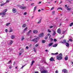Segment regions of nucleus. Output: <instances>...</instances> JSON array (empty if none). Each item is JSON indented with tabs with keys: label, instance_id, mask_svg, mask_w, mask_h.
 Instances as JSON below:
<instances>
[{
	"label": "nucleus",
	"instance_id": "1",
	"mask_svg": "<svg viewBox=\"0 0 73 73\" xmlns=\"http://www.w3.org/2000/svg\"><path fill=\"white\" fill-rule=\"evenodd\" d=\"M56 57H57L56 59L58 60H61L62 59V55L61 53H60L59 56H57Z\"/></svg>",
	"mask_w": 73,
	"mask_h": 73
},
{
	"label": "nucleus",
	"instance_id": "2",
	"mask_svg": "<svg viewBox=\"0 0 73 73\" xmlns=\"http://www.w3.org/2000/svg\"><path fill=\"white\" fill-rule=\"evenodd\" d=\"M38 39V37H36L33 39L31 40L30 41H34L36 42H38V40H37Z\"/></svg>",
	"mask_w": 73,
	"mask_h": 73
},
{
	"label": "nucleus",
	"instance_id": "3",
	"mask_svg": "<svg viewBox=\"0 0 73 73\" xmlns=\"http://www.w3.org/2000/svg\"><path fill=\"white\" fill-rule=\"evenodd\" d=\"M6 15V13H5V12H1V13H0V15H2L1 17H3Z\"/></svg>",
	"mask_w": 73,
	"mask_h": 73
},
{
	"label": "nucleus",
	"instance_id": "4",
	"mask_svg": "<svg viewBox=\"0 0 73 73\" xmlns=\"http://www.w3.org/2000/svg\"><path fill=\"white\" fill-rule=\"evenodd\" d=\"M57 33H59V34H61V30L60 29H58L57 30Z\"/></svg>",
	"mask_w": 73,
	"mask_h": 73
},
{
	"label": "nucleus",
	"instance_id": "5",
	"mask_svg": "<svg viewBox=\"0 0 73 73\" xmlns=\"http://www.w3.org/2000/svg\"><path fill=\"white\" fill-rule=\"evenodd\" d=\"M33 33H35V34H37L38 33V31L37 30H34L33 31Z\"/></svg>",
	"mask_w": 73,
	"mask_h": 73
},
{
	"label": "nucleus",
	"instance_id": "6",
	"mask_svg": "<svg viewBox=\"0 0 73 73\" xmlns=\"http://www.w3.org/2000/svg\"><path fill=\"white\" fill-rule=\"evenodd\" d=\"M20 8L22 9H26L27 8V7L25 6H21L20 7Z\"/></svg>",
	"mask_w": 73,
	"mask_h": 73
},
{
	"label": "nucleus",
	"instance_id": "7",
	"mask_svg": "<svg viewBox=\"0 0 73 73\" xmlns=\"http://www.w3.org/2000/svg\"><path fill=\"white\" fill-rule=\"evenodd\" d=\"M62 72H64V73H68V70L66 69H64L62 70Z\"/></svg>",
	"mask_w": 73,
	"mask_h": 73
},
{
	"label": "nucleus",
	"instance_id": "8",
	"mask_svg": "<svg viewBox=\"0 0 73 73\" xmlns=\"http://www.w3.org/2000/svg\"><path fill=\"white\" fill-rule=\"evenodd\" d=\"M12 12L13 13H16L17 12V11H16V9L13 8L12 9Z\"/></svg>",
	"mask_w": 73,
	"mask_h": 73
},
{
	"label": "nucleus",
	"instance_id": "9",
	"mask_svg": "<svg viewBox=\"0 0 73 73\" xmlns=\"http://www.w3.org/2000/svg\"><path fill=\"white\" fill-rule=\"evenodd\" d=\"M50 61H55L54 59V58L53 57H51L50 59Z\"/></svg>",
	"mask_w": 73,
	"mask_h": 73
},
{
	"label": "nucleus",
	"instance_id": "10",
	"mask_svg": "<svg viewBox=\"0 0 73 73\" xmlns=\"http://www.w3.org/2000/svg\"><path fill=\"white\" fill-rule=\"evenodd\" d=\"M48 73V72L47 71L45 70H42L41 72V73Z\"/></svg>",
	"mask_w": 73,
	"mask_h": 73
},
{
	"label": "nucleus",
	"instance_id": "11",
	"mask_svg": "<svg viewBox=\"0 0 73 73\" xmlns=\"http://www.w3.org/2000/svg\"><path fill=\"white\" fill-rule=\"evenodd\" d=\"M43 35H44V33H42L39 35V37H42V36H43Z\"/></svg>",
	"mask_w": 73,
	"mask_h": 73
},
{
	"label": "nucleus",
	"instance_id": "12",
	"mask_svg": "<svg viewBox=\"0 0 73 73\" xmlns=\"http://www.w3.org/2000/svg\"><path fill=\"white\" fill-rule=\"evenodd\" d=\"M15 38V35H13L11 36V39H14Z\"/></svg>",
	"mask_w": 73,
	"mask_h": 73
},
{
	"label": "nucleus",
	"instance_id": "13",
	"mask_svg": "<svg viewBox=\"0 0 73 73\" xmlns=\"http://www.w3.org/2000/svg\"><path fill=\"white\" fill-rule=\"evenodd\" d=\"M64 59H65V60L66 61L67 60H68V56L66 55V56L65 57Z\"/></svg>",
	"mask_w": 73,
	"mask_h": 73
},
{
	"label": "nucleus",
	"instance_id": "14",
	"mask_svg": "<svg viewBox=\"0 0 73 73\" xmlns=\"http://www.w3.org/2000/svg\"><path fill=\"white\" fill-rule=\"evenodd\" d=\"M27 26V24H24L23 26H22V27L23 28H25Z\"/></svg>",
	"mask_w": 73,
	"mask_h": 73
},
{
	"label": "nucleus",
	"instance_id": "15",
	"mask_svg": "<svg viewBox=\"0 0 73 73\" xmlns=\"http://www.w3.org/2000/svg\"><path fill=\"white\" fill-rule=\"evenodd\" d=\"M66 46H67V47L69 46V44L68 42L66 43Z\"/></svg>",
	"mask_w": 73,
	"mask_h": 73
},
{
	"label": "nucleus",
	"instance_id": "16",
	"mask_svg": "<svg viewBox=\"0 0 73 73\" xmlns=\"http://www.w3.org/2000/svg\"><path fill=\"white\" fill-rule=\"evenodd\" d=\"M32 31V30H30L28 32V33H27V35H29V33L31 32Z\"/></svg>",
	"mask_w": 73,
	"mask_h": 73
},
{
	"label": "nucleus",
	"instance_id": "17",
	"mask_svg": "<svg viewBox=\"0 0 73 73\" xmlns=\"http://www.w3.org/2000/svg\"><path fill=\"white\" fill-rule=\"evenodd\" d=\"M58 54V52H56L55 53H52L51 54L52 55H53L54 54H55V55H57Z\"/></svg>",
	"mask_w": 73,
	"mask_h": 73
},
{
	"label": "nucleus",
	"instance_id": "18",
	"mask_svg": "<svg viewBox=\"0 0 73 73\" xmlns=\"http://www.w3.org/2000/svg\"><path fill=\"white\" fill-rule=\"evenodd\" d=\"M58 45V44H54L53 46H52L53 47H56Z\"/></svg>",
	"mask_w": 73,
	"mask_h": 73
},
{
	"label": "nucleus",
	"instance_id": "19",
	"mask_svg": "<svg viewBox=\"0 0 73 73\" xmlns=\"http://www.w3.org/2000/svg\"><path fill=\"white\" fill-rule=\"evenodd\" d=\"M56 35V31H54L53 33V35L55 36Z\"/></svg>",
	"mask_w": 73,
	"mask_h": 73
},
{
	"label": "nucleus",
	"instance_id": "20",
	"mask_svg": "<svg viewBox=\"0 0 73 73\" xmlns=\"http://www.w3.org/2000/svg\"><path fill=\"white\" fill-rule=\"evenodd\" d=\"M60 9V10H62V9L61 7H58L57 9V10H59Z\"/></svg>",
	"mask_w": 73,
	"mask_h": 73
},
{
	"label": "nucleus",
	"instance_id": "21",
	"mask_svg": "<svg viewBox=\"0 0 73 73\" xmlns=\"http://www.w3.org/2000/svg\"><path fill=\"white\" fill-rule=\"evenodd\" d=\"M53 42L51 43H50L49 44V46H52V45H53Z\"/></svg>",
	"mask_w": 73,
	"mask_h": 73
},
{
	"label": "nucleus",
	"instance_id": "22",
	"mask_svg": "<svg viewBox=\"0 0 73 73\" xmlns=\"http://www.w3.org/2000/svg\"><path fill=\"white\" fill-rule=\"evenodd\" d=\"M66 43V39H64L63 40V43Z\"/></svg>",
	"mask_w": 73,
	"mask_h": 73
},
{
	"label": "nucleus",
	"instance_id": "23",
	"mask_svg": "<svg viewBox=\"0 0 73 73\" xmlns=\"http://www.w3.org/2000/svg\"><path fill=\"white\" fill-rule=\"evenodd\" d=\"M41 19H40L39 22L37 23V24H40L41 23Z\"/></svg>",
	"mask_w": 73,
	"mask_h": 73
},
{
	"label": "nucleus",
	"instance_id": "24",
	"mask_svg": "<svg viewBox=\"0 0 73 73\" xmlns=\"http://www.w3.org/2000/svg\"><path fill=\"white\" fill-rule=\"evenodd\" d=\"M34 62H35V61L34 60H33L32 61V64H31V66H32V65H33V63H34Z\"/></svg>",
	"mask_w": 73,
	"mask_h": 73
},
{
	"label": "nucleus",
	"instance_id": "25",
	"mask_svg": "<svg viewBox=\"0 0 73 73\" xmlns=\"http://www.w3.org/2000/svg\"><path fill=\"white\" fill-rule=\"evenodd\" d=\"M46 42V40H42V43H45Z\"/></svg>",
	"mask_w": 73,
	"mask_h": 73
},
{
	"label": "nucleus",
	"instance_id": "26",
	"mask_svg": "<svg viewBox=\"0 0 73 73\" xmlns=\"http://www.w3.org/2000/svg\"><path fill=\"white\" fill-rule=\"evenodd\" d=\"M48 32L49 33H50V32H51V31L49 29H48Z\"/></svg>",
	"mask_w": 73,
	"mask_h": 73
},
{
	"label": "nucleus",
	"instance_id": "27",
	"mask_svg": "<svg viewBox=\"0 0 73 73\" xmlns=\"http://www.w3.org/2000/svg\"><path fill=\"white\" fill-rule=\"evenodd\" d=\"M73 25V23H71L70 25V27H72Z\"/></svg>",
	"mask_w": 73,
	"mask_h": 73
},
{
	"label": "nucleus",
	"instance_id": "28",
	"mask_svg": "<svg viewBox=\"0 0 73 73\" xmlns=\"http://www.w3.org/2000/svg\"><path fill=\"white\" fill-rule=\"evenodd\" d=\"M33 49H34V52H36V50L35 49V48L34 47L33 48Z\"/></svg>",
	"mask_w": 73,
	"mask_h": 73
},
{
	"label": "nucleus",
	"instance_id": "29",
	"mask_svg": "<svg viewBox=\"0 0 73 73\" xmlns=\"http://www.w3.org/2000/svg\"><path fill=\"white\" fill-rule=\"evenodd\" d=\"M13 40H11L10 42V44H12V43H13Z\"/></svg>",
	"mask_w": 73,
	"mask_h": 73
},
{
	"label": "nucleus",
	"instance_id": "30",
	"mask_svg": "<svg viewBox=\"0 0 73 73\" xmlns=\"http://www.w3.org/2000/svg\"><path fill=\"white\" fill-rule=\"evenodd\" d=\"M5 4H6L5 3H2L1 4V6H3V5H5Z\"/></svg>",
	"mask_w": 73,
	"mask_h": 73
},
{
	"label": "nucleus",
	"instance_id": "31",
	"mask_svg": "<svg viewBox=\"0 0 73 73\" xmlns=\"http://www.w3.org/2000/svg\"><path fill=\"white\" fill-rule=\"evenodd\" d=\"M55 13V11H52V15H54Z\"/></svg>",
	"mask_w": 73,
	"mask_h": 73
},
{
	"label": "nucleus",
	"instance_id": "32",
	"mask_svg": "<svg viewBox=\"0 0 73 73\" xmlns=\"http://www.w3.org/2000/svg\"><path fill=\"white\" fill-rule=\"evenodd\" d=\"M5 32H8V30L7 29H6L5 30Z\"/></svg>",
	"mask_w": 73,
	"mask_h": 73
},
{
	"label": "nucleus",
	"instance_id": "33",
	"mask_svg": "<svg viewBox=\"0 0 73 73\" xmlns=\"http://www.w3.org/2000/svg\"><path fill=\"white\" fill-rule=\"evenodd\" d=\"M69 41H71V42H72V41H73V40H72V39H69Z\"/></svg>",
	"mask_w": 73,
	"mask_h": 73
},
{
	"label": "nucleus",
	"instance_id": "34",
	"mask_svg": "<svg viewBox=\"0 0 73 73\" xmlns=\"http://www.w3.org/2000/svg\"><path fill=\"white\" fill-rule=\"evenodd\" d=\"M7 11H8V9H5V10H4V12L5 13V12H6Z\"/></svg>",
	"mask_w": 73,
	"mask_h": 73
},
{
	"label": "nucleus",
	"instance_id": "35",
	"mask_svg": "<svg viewBox=\"0 0 73 73\" xmlns=\"http://www.w3.org/2000/svg\"><path fill=\"white\" fill-rule=\"evenodd\" d=\"M23 40H24V37H22L21 40V41H23Z\"/></svg>",
	"mask_w": 73,
	"mask_h": 73
},
{
	"label": "nucleus",
	"instance_id": "36",
	"mask_svg": "<svg viewBox=\"0 0 73 73\" xmlns=\"http://www.w3.org/2000/svg\"><path fill=\"white\" fill-rule=\"evenodd\" d=\"M38 46V44H36L35 45V47H37V46Z\"/></svg>",
	"mask_w": 73,
	"mask_h": 73
},
{
	"label": "nucleus",
	"instance_id": "37",
	"mask_svg": "<svg viewBox=\"0 0 73 73\" xmlns=\"http://www.w3.org/2000/svg\"><path fill=\"white\" fill-rule=\"evenodd\" d=\"M26 65H25L24 66H22V67H21V69H23V68H24V66H25Z\"/></svg>",
	"mask_w": 73,
	"mask_h": 73
},
{
	"label": "nucleus",
	"instance_id": "38",
	"mask_svg": "<svg viewBox=\"0 0 73 73\" xmlns=\"http://www.w3.org/2000/svg\"><path fill=\"white\" fill-rule=\"evenodd\" d=\"M10 24V23H7L6 24V26H8V25H9Z\"/></svg>",
	"mask_w": 73,
	"mask_h": 73
},
{
	"label": "nucleus",
	"instance_id": "39",
	"mask_svg": "<svg viewBox=\"0 0 73 73\" xmlns=\"http://www.w3.org/2000/svg\"><path fill=\"white\" fill-rule=\"evenodd\" d=\"M36 8H37V7L35 6L34 8V11L36 10Z\"/></svg>",
	"mask_w": 73,
	"mask_h": 73
},
{
	"label": "nucleus",
	"instance_id": "40",
	"mask_svg": "<svg viewBox=\"0 0 73 73\" xmlns=\"http://www.w3.org/2000/svg\"><path fill=\"white\" fill-rule=\"evenodd\" d=\"M28 29V27H26L24 29V31H26V30H27V29Z\"/></svg>",
	"mask_w": 73,
	"mask_h": 73
},
{
	"label": "nucleus",
	"instance_id": "41",
	"mask_svg": "<svg viewBox=\"0 0 73 73\" xmlns=\"http://www.w3.org/2000/svg\"><path fill=\"white\" fill-rule=\"evenodd\" d=\"M13 30H11L9 31V32H13Z\"/></svg>",
	"mask_w": 73,
	"mask_h": 73
},
{
	"label": "nucleus",
	"instance_id": "42",
	"mask_svg": "<svg viewBox=\"0 0 73 73\" xmlns=\"http://www.w3.org/2000/svg\"><path fill=\"white\" fill-rule=\"evenodd\" d=\"M44 38H45V40H47V39H48L47 36L45 37Z\"/></svg>",
	"mask_w": 73,
	"mask_h": 73
},
{
	"label": "nucleus",
	"instance_id": "43",
	"mask_svg": "<svg viewBox=\"0 0 73 73\" xmlns=\"http://www.w3.org/2000/svg\"><path fill=\"white\" fill-rule=\"evenodd\" d=\"M57 41V39H54V41H55V42H56V41Z\"/></svg>",
	"mask_w": 73,
	"mask_h": 73
},
{
	"label": "nucleus",
	"instance_id": "44",
	"mask_svg": "<svg viewBox=\"0 0 73 73\" xmlns=\"http://www.w3.org/2000/svg\"><path fill=\"white\" fill-rule=\"evenodd\" d=\"M15 64H16V62H14L13 63V65H15Z\"/></svg>",
	"mask_w": 73,
	"mask_h": 73
},
{
	"label": "nucleus",
	"instance_id": "45",
	"mask_svg": "<svg viewBox=\"0 0 73 73\" xmlns=\"http://www.w3.org/2000/svg\"><path fill=\"white\" fill-rule=\"evenodd\" d=\"M34 3H33L31 4V6H32V5H34Z\"/></svg>",
	"mask_w": 73,
	"mask_h": 73
},
{
	"label": "nucleus",
	"instance_id": "46",
	"mask_svg": "<svg viewBox=\"0 0 73 73\" xmlns=\"http://www.w3.org/2000/svg\"><path fill=\"white\" fill-rule=\"evenodd\" d=\"M67 9L68 11H69V10H71V9H70V8H67Z\"/></svg>",
	"mask_w": 73,
	"mask_h": 73
},
{
	"label": "nucleus",
	"instance_id": "47",
	"mask_svg": "<svg viewBox=\"0 0 73 73\" xmlns=\"http://www.w3.org/2000/svg\"><path fill=\"white\" fill-rule=\"evenodd\" d=\"M6 3H8L9 2V0H7L6 1Z\"/></svg>",
	"mask_w": 73,
	"mask_h": 73
},
{
	"label": "nucleus",
	"instance_id": "48",
	"mask_svg": "<svg viewBox=\"0 0 73 73\" xmlns=\"http://www.w3.org/2000/svg\"><path fill=\"white\" fill-rule=\"evenodd\" d=\"M54 7H52V8L51 9V10H53V9H54Z\"/></svg>",
	"mask_w": 73,
	"mask_h": 73
},
{
	"label": "nucleus",
	"instance_id": "49",
	"mask_svg": "<svg viewBox=\"0 0 73 73\" xmlns=\"http://www.w3.org/2000/svg\"><path fill=\"white\" fill-rule=\"evenodd\" d=\"M62 3V1H60V4H61Z\"/></svg>",
	"mask_w": 73,
	"mask_h": 73
},
{
	"label": "nucleus",
	"instance_id": "50",
	"mask_svg": "<svg viewBox=\"0 0 73 73\" xmlns=\"http://www.w3.org/2000/svg\"><path fill=\"white\" fill-rule=\"evenodd\" d=\"M53 27V26H51L50 27V28H52Z\"/></svg>",
	"mask_w": 73,
	"mask_h": 73
},
{
	"label": "nucleus",
	"instance_id": "51",
	"mask_svg": "<svg viewBox=\"0 0 73 73\" xmlns=\"http://www.w3.org/2000/svg\"><path fill=\"white\" fill-rule=\"evenodd\" d=\"M27 15V13L26 12H25L24 13V15Z\"/></svg>",
	"mask_w": 73,
	"mask_h": 73
},
{
	"label": "nucleus",
	"instance_id": "52",
	"mask_svg": "<svg viewBox=\"0 0 73 73\" xmlns=\"http://www.w3.org/2000/svg\"><path fill=\"white\" fill-rule=\"evenodd\" d=\"M11 62V60H10L9 62H8V64H9V62Z\"/></svg>",
	"mask_w": 73,
	"mask_h": 73
},
{
	"label": "nucleus",
	"instance_id": "53",
	"mask_svg": "<svg viewBox=\"0 0 73 73\" xmlns=\"http://www.w3.org/2000/svg\"><path fill=\"white\" fill-rule=\"evenodd\" d=\"M26 49H28V48H29V47L28 46H27L26 47Z\"/></svg>",
	"mask_w": 73,
	"mask_h": 73
},
{
	"label": "nucleus",
	"instance_id": "54",
	"mask_svg": "<svg viewBox=\"0 0 73 73\" xmlns=\"http://www.w3.org/2000/svg\"><path fill=\"white\" fill-rule=\"evenodd\" d=\"M65 31H63L62 32V34H64L65 33Z\"/></svg>",
	"mask_w": 73,
	"mask_h": 73
},
{
	"label": "nucleus",
	"instance_id": "55",
	"mask_svg": "<svg viewBox=\"0 0 73 73\" xmlns=\"http://www.w3.org/2000/svg\"><path fill=\"white\" fill-rule=\"evenodd\" d=\"M38 12H41V10H40V9H39V10H38Z\"/></svg>",
	"mask_w": 73,
	"mask_h": 73
},
{
	"label": "nucleus",
	"instance_id": "56",
	"mask_svg": "<svg viewBox=\"0 0 73 73\" xmlns=\"http://www.w3.org/2000/svg\"><path fill=\"white\" fill-rule=\"evenodd\" d=\"M55 73H58V71H57V70L56 71V72H55Z\"/></svg>",
	"mask_w": 73,
	"mask_h": 73
},
{
	"label": "nucleus",
	"instance_id": "57",
	"mask_svg": "<svg viewBox=\"0 0 73 73\" xmlns=\"http://www.w3.org/2000/svg\"><path fill=\"white\" fill-rule=\"evenodd\" d=\"M50 33H48V34H47V36H49V35H50Z\"/></svg>",
	"mask_w": 73,
	"mask_h": 73
},
{
	"label": "nucleus",
	"instance_id": "58",
	"mask_svg": "<svg viewBox=\"0 0 73 73\" xmlns=\"http://www.w3.org/2000/svg\"><path fill=\"white\" fill-rule=\"evenodd\" d=\"M32 37H33L32 36H30V38H32Z\"/></svg>",
	"mask_w": 73,
	"mask_h": 73
},
{
	"label": "nucleus",
	"instance_id": "59",
	"mask_svg": "<svg viewBox=\"0 0 73 73\" xmlns=\"http://www.w3.org/2000/svg\"><path fill=\"white\" fill-rule=\"evenodd\" d=\"M41 2L40 1L38 3V4H41Z\"/></svg>",
	"mask_w": 73,
	"mask_h": 73
},
{
	"label": "nucleus",
	"instance_id": "60",
	"mask_svg": "<svg viewBox=\"0 0 73 73\" xmlns=\"http://www.w3.org/2000/svg\"><path fill=\"white\" fill-rule=\"evenodd\" d=\"M45 51L47 52H48V50H45Z\"/></svg>",
	"mask_w": 73,
	"mask_h": 73
},
{
	"label": "nucleus",
	"instance_id": "61",
	"mask_svg": "<svg viewBox=\"0 0 73 73\" xmlns=\"http://www.w3.org/2000/svg\"><path fill=\"white\" fill-rule=\"evenodd\" d=\"M9 68H10V69H11V68H12V67L10 66L9 67Z\"/></svg>",
	"mask_w": 73,
	"mask_h": 73
},
{
	"label": "nucleus",
	"instance_id": "62",
	"mask_svg": "<svg viewBox=\"0 0 73 73\" xmlns=\"http://www.w3.org/2000/svg\"><path fill=\"white\" fill-rule=\"evenodd\" d=\"M65 7H67V5H65Z\"/></svg>",
	"mask_w": 73,
	"mask_h": 73
},
{
	"label": "nucleus",
	"instance_id": "63",
	"mask_svg": "<svg viewBox=\"0 0 73 73\" xmlns=\"http://www.w3.org/2000/svg\"><path fill=\"white\" fill-rule=\"evenodd\" d=\"M21 54H22V53H19V55H21Z\"/></svg>",
	"mask_w": 73,
	"mask_h": 73
},
{
	"label": "nucleus",
	"instance_id": "64",
	"mask_svg": "<svg viewBox=\"0 0 73 73\" xmlns=\"http://www.w3.org/2000/svg\"><path fill=\"white\" fill-rule=\"evenodd\" d=\"M35 73H39L38 72H35Z\"/></svg>",
	"mask_w": 73,
	"mask_h": 73
}]
</instances>
